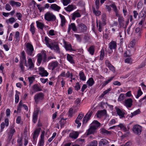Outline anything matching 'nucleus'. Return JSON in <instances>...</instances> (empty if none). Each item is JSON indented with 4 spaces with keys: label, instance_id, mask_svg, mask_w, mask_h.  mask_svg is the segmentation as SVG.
I'll return each mask as SVG.
<instances>
[{
    "label": "nucleus",
    "instance_id": "obj_28",
    "mask_svg": "<svg viewBox=\"0 0 146 146\" xmlns=\"http://www.w3.org/2000/svg\"><path fill=\"white\" fill-rule=\"evenodd\" d=\"M33 91L36 92L42 91V89L39 87L38 84H36L34 85L31 88Z\"/></svg>",
    "mask_w": 146,
    "mask_h": 146
},
{
    "label": "nucleus",
    "instance_id": "obj_23",
    "mask_svg": "<svg viewBox=\"0 0 146 146\" xmlns=\"http://www.w3.org/2000/svg\"><path fill=\"white\" fill-rule=\"evenodd\" d=\"M21 60H22V61L25 62V66H27L25 53V51L23 50L21 52Z\"/></svg>",
    "mask_w": 146,
    "mask_h": 146
},
{
    "label": "nucleus",
    "instance_id": "obj_38",
    "mask_svg": "<svg viewBox=\"0 0 146 146\" xmlns=\"http://www.w3.org/2000/svg\"><path fill=\"white\" fill-rule=\"evenodd\" d=\"M35 28L34 23H32L30 26V31L31 32L32 35H34L35 33Z\"/></svg>",
    "mask_w": 146,
    "mask_h": 146
},
{
    "label": "nucleus",
    "instance_id": "obj_1",
    "mask_svg": "<svg viewBox=\"0 0 146 146\" xmlns=\"http://www.w3.org/2000/svg\"><path fill=\"white\" fill-rule=\"evenodd\" d=\"M100 125V123L97 121H94L90 124V128L86 131V135H88L96 133L97 129Z\"/></svg>",
    "mask_w": 146,
    "mask_h": 146
},
{
    "label": "nucleus",
    "instance_id": "obj_32",
    "mask_svg": "<svg viewBox=\"0 0 146 146\" xmlns=\"http://www.w3.org/2000/svg\"><path fill=\"white\" fill-rule=\"evenodd\" d=\"M65 47L66 50L67 51H75L71 47V45L70 44H65Z\"/></svg>",
    "mask_w": 146,
    "mask_h": 146
},
{
    "label": "nucleus",
    "instance_id": "obj_25",
    "mask_svg": "<svg viewBox=\"0 0 146 146\" xmlns=\"http://www.w3.org/2000/svg\"><path fill=\"white\" fill-rule=\"evenodd\" d=\"M50 8L55 11H58L60 9V7L55 4H52L50 6Z\"/></svg>",
    "mask_w": 146,
    "mask_h": 146
},
{
    "label": "nucleus",
    "instance_id": "obj_56",
    "mask_svg": "<svg viewBox=\"0 0 146 146\" xmlns=\"http://www.w3.org/2000/svg\"><path fill=\"white\" fill-rule=\"evenodd\" d=\"M135 40H133L131 42L129 46L131 47H133L135 44Z\"/></svg>",
    "mask_w": 146,
    "mask_h": 146
},
{
    "label": "nucleus",
    "instance_id": "obj_34",
    "mask_svg": "<svg viewBox=\"0 0 146 146\" xmlns=\"http://www.w3.org/2000/svg\"><path fill=\"white\" fill-rule=\"evenodd\" d=\"M110 6L113 8L114 11L115 12V16L119 14L118 13V11L117 10V7L114 3L112 4L111 5H110Z\"/></svg>",
    "mask_w": 146,
    "mask_h": 146
},
{
    "label": "nucleus",
    "instance_id": "obj_43",
    "mask_svg": "<svg viewBox=\"0 0 146 146\" xmlns=\"http://www.w3.org/2000/svg\"><path fill=\"white\" fill-rule=\"evenodd\" d=\"M84 116V114L82 113H80L79 114L75 121L78 122V121H80V120L82 119V118Z\"/></svg>",
    "mask_w": 146,
    "mask_h": 146
},
{
    "label": "nucleus",
    "instance_id": "obj_46",
    "mask_svg": "<svg viewBox=\"0 0 146 146\" xmlns=\"http://www.w3.org/2000/svg\"><path fill=\"white\" fill-rule=\"evenodd\" d=\"M16 20L13 17H11L8 20H7L6 22L7 23H9L11 24H12Z\"/></svg>",
    "mask_w": 146,
    "mask_h": 146
},
{
    "label": "nucleus",
    "instance_id": "obj_6",
    "mask_svg": "<svg viewBox=\"0 0 146 146\" xmlns=\"http://www.w3.org/2000/svg\"><path fill=\"white\" fill-rule=\"evenodd\" d=\"M115 16L118 17V21L120 27V28L122 27L124 29H126L127 27V25H124V21L123 17L121 15L119 14Z\"/></svg>",
    "mask_w": 146,
    "mask_h": 146
},
{
    "label": "nucleus",
    "instance_id": "obj_39",
    "mask_svg": "<svg viewBox=\"0 0 146 146\" xmlns=\"http://www.w3.org/2000/svg\"><path fill=\"white\" fill-rule=\"evenodd\" d=\"M64 9L67 11L70 12L72 11L74 9V8L73 5H69L67 7H65Z\"/></svg>",
    "mask_w": 146,
    "mask_h": 146
},
{
    "label": "nucleus",
    "instance_id": "obj_4",
    "mask_svg": "<svg viewBox=\"0 0 146 146\" xmlns=\"http://www.w3.org/2000/svg\"><path fill=\"white\" fill-rule=\"evenodd\" d=\"M26 52L28 55L33 56L34 54V50L33 45L29 43L25 44Z\"/></svg>",
    "mask_w": 146,
    "mask_h": 146
},
{
    "label": "nucleus",
    "instance_id": "obj_19",
    "mask_svg": "<svg viewBox=\"0 0 146 146\" xmlns=\"http://www.w3.org/2000/svg\"><path fill=\"white\" fill-rule=\"evenodd\" d=\"M109 48L112 51V49H116L117 47V43L115 41L112 40L109 43Z\"/></svg>",
    "mask_w": 146,
    "mask_h": 146
},
{
    "label": "nucleus",
    "instance_id": "obj_26",
    "mask_svg": "<svg viewBox=\"0 0 146 146\" xmlns=\"http://www.w3.org/2000/svg\"><path fill=\"white\" fill-rule=\"evenodd\" d=\"M78 135L79 134L78 132L73 131L70 133L69 137L73 139H76L78 137Z\"/></svg>",
    "mask_w": 146,
    "mask_h": 146
},
{
    "label": "nucleus",
    "instance_id": "obj_42",
    "mask_svg": "<svg viewBox=\"0 0 146 146\" xmlns=\"http://www.w3.org/2000/svg\"><path fill=\"white\" fill-rule=\"evenodd\" d=\"M101 131L102 134L105 135H108V134H110L111 133V131H108L106 129L103 128L101 129Z\"/></svg>",
    "mask_w": 146,
    "mask_h": 146
},
{
    "label": "nucleus",
    "instance_id": "obj_54",
    "mask_svg": "<svg viewBox=\"0 0 146 146\" xmlns=\"http://www.w3.org/2000/svg\"><path fill=\"white\" fill-rule=\"evenodd\" d=\"M19 35L20 33L18 31H17L15 35V37L17 40L19 41Z\"/></svg>",
    "mask_w": 146,
    "mask_h": 146
},
{
    "label": "nucleus",
    "instance_id": "obj_8",
    "mask_svg": "<svg viewBox=\"0 0 146 146\" xmlns=\"http://www.w3.org/2000/svg\"><path fill=\"white\" fill-rule=\"evenodd\" d=\"M132 130L135 134L140 135L142 131V127L138 125H135L133 126Z\"/></svg>",
    "mask_w": 146,
    "mask_h": 146
},
{
    "label": "nucleus",
    "instance_id": "obj_9",
    "mask_svg": "<svg viewBox=\"0 0 146 146\" xmlns=\"http://www.w3.org/2000/svg\"><path fill=\"white\" fill-rule=\"evenodd\" d=\"M133 101L131 98L125 99L123 101V104L127 108H130L133 104Z\"/></svg>",
    "mask_w": 146,
    "mask_h": 146
},
{
    "label": "nucleus",
    "instance_id": "obj_60",
    "mask_svg": "<svg viewBox=\"0 0 146 146\" xmlns=\"http://www.w3.org/2000/svg\"><path fill=\"white\" fill-rule=\"evenodd\" d=\"M89 111L88 113L85 115L84 117L83 118V124L86 123L87 122V121L86 122V120L87 118V116L88 115V113H89Z\"/></svg>",
    "mask_w": 146,
    "mask_h": 146
},
{
    "label": "nucleus",
    "instance_id": "obj_44",
    "mask_svg": "<svg viewBox=\"0 0 146 146\" xmlns=\"http://www.w3.org/2000/svg\"><path fill=\"white\" fill-rule=\"evenodd\" d=\"M88 51L92 55L94 54V48L93 46H90L88 49Z\"/></svg>",
    "mask_w": 146,
    "mask_h": 146
},
{
    "label": "nucleus",
    "instance_id": "obj_18",
    "mask_svg": "<svg viewBox=\"0 0 146 146\" xmlns=\"http://www.w3.org/2000/svg\"><path fill=\"white\" fill-rule=\"evenodd\" d=\"M135 36L139 38L141 37L142 33V29L139 27L136 28L135 30Z\"/></svg>",
    "mask_w": 146,
    "mask_h": 146
},
{
    "label": "nucleus",
    "instance_id": "obj_7",
    "mask_svg": "<svg viewBox=\"0 0 146 146\" xmlns=\"http://www.w3.org/2000/svg\"><path fill=\"white\" fill-rule=\"evenodd\" d=\"M44 96V94L42 92H40L36 94L34 97L35 102L36 104H38L40 101L43 100Z\"/></svg>",
    "mask_w": 146,
    "mask_h": 146
},
{
    "label": "nucleus",
    "instance_id": "obj_40",
    "mask_svg": "<svg viewBox=\"0 0 146 146\" xmlns=\"http://www.w3.org/2000/svg\"><path fill=\"white\" fill-rule=\"evenodd\" d=\"M114 78V77H110L109 79L106 81H104L102 85V87H103L105 86L107 84H108V83L110 82L111 80H112L113 79V78Z\"/></svg>",
    "mask_w": 146,
    "mask_h": 146
},
{
    "label": "nucleus",
    "instance_id": "obj_55",
    "mask_svg": "<svg viewBox=\"0 0 146 146\" xmlns=\"http://www.w3.org/2000/svg\"><path fill=\"white\" fill-rule=\"evenodd\" d=\"M93 113V111H92L90 113H88L87 116V118L86 120V122L88 121L90 119V117L92 115Z\"/></svg>",
    "mask_w": 146,
    "mask_h": 146
},
{
    "label": "nucleus",
    "instance_id": "obj_53",
    "mask_svg": "<svg viewBox=\"0 0 146 146\" xmlns=\"http://www.w3.org/2000/svg\"><path fill=\"white\" fill-rule=\"evenodd\" d=\"M93 13L95 14L96 16H99L101 15V12L99 11H96L95 8H93Z\"/></svg>",
    "mask_w": 146,
    "mask_h": 146
},
{
    "label": "nucleus",
    "instance_id": "obj_63",
    "mask_svg": "<svg viewBox=\"0 0 146 146\" xmlns=\"http://www.w3.org/2000/svg\"><path fill=\"white\" fill-rule=\"evenodd\" d=\"M5 8V9L8 11H10L11 10V7L8 3L6 5Z\"/></svg>",
    "mask_w": 146,
    "mask_h": 146
},
{
    "label": "nucleus",
    "instance_id": "obj_62",
    "mask_svg": "<svg viewBox=\"0 0 146 146\" xmlns=\"http://www.w3.org/2000/svg\"><path fill=\"white\" fill-rule=\"evenodd\" d=\"M23 61H22V60H21L20 62V67L21 68V70L22 71H23L24 69V67L23 65Z\"/></svg>",
    "mask_w": 146,
    "mask_h": 146
},
{
    "label": "nucleus",
    "instance_id": "obj_51",
    "mask_svg": "<svg viewBox=\"0 0 146 146\" xmlns=\"http://www.w3.org/2000/svg\"><path fill=\"white\" fill-rule=\"evenodd\" d=\"M97 142L96 141H93L88 145L87 146H97Z\"/></svg>",
    "mask_w": 146,
    "mask_h": 146
},
{
    "label": "nucleus",
    "instance_id": "obj_49",
    "mask_svg": "<svg viewBox=\"0 0 146 146\" xmlns=\"http://www.w3.org/2000/svg\"><path fill=\"white\" fill-rule=\"evenodd\" d=\"M44 143V138L40 137V139L38 144V146H43Z\"/></svg>",
    "mask_w": 146,
    "mask_h": 146
},
{
    "label": "nucleus",
    "instance_id": "obj_41",
    "mask_svg": "<svg viewBox=\"0 0 146 146\" xmlns=\"http://www.w3.org/2000/svg\"><path fill=\"white\" fill-rule=\"evenodd\" d=\"M102 23L103 25H104L106 24V13H104L102 15Z\"/></svg>",
    "mask_w": 146,
    "mask_h": 146
},
{
    "label": "nucleus",
    "instance_id": "obj_61",
    "mask_svg": "<svg viewBox=\"0 0 146 146\" xmlns=\"http://www.w3.org/2000/svg\"><path fill=\"white\" fill-rule=\"evenodd\" d=\"M75 89L78 91L79 90L80 88V86L78 82L76 83V86L75 87Z\"/></svg>",
    "mask_w": 146,
    "mask_h": 146
},
{
    "label": "nucleus",
    "instance_id": "obj_48",
    "mask_svg": "<svg viewBox=\"0 0 146 146\" xmlns=\"http://www.w3.org/2000/svg\"><path fill=\"white\" fill-rule=\"evenodd\" d=\"M125 62L130 64H132V60L131 58L128 57L125 60Z\"/></svg>",
    "mask_w": 146,
    "mask_h": 146
},
{
    "label": "nucleus",
    "instance_id": "obj_2",
    "mask_svg": "<svg viewBox=\"0 0 146 146\" xmlns=\"http://www.w3.org/2000/svg\"><path fill=\"white\" fill-rule=\"evenodd\" d=\"M49 39V38L46 36L45 38V40L47 46L51 50H54L56 53H59L60 51L58 44L54 42L49 43L48 42Z\"/></svg>",
    "mask_w": 146,
    "mask_h": 146
},
{
    "label": "nucleus",
    "instance_id": "obj_58",
    "mask_svg": "<svg viewBox=\"0 0 146 146\" xmlns=\"http://www.w3.org/2000/svg\"><path fill=\"white\" fill-rule=\"evenodd\" d=\"M140 112V110L139 109H138L135 111H134L133 113H131L132 116H133L139 114Z\"/></svg>",
    "mask_w": 146,
    "mask_h": 146
},
{
    "label": "nucleus",
    "instance_id": "obj_10",
    "mask_svg": "<svg viewBox=\"0 0 146 146\" xmlns=\"http://www.w3.org/2000/svg\"><path fill=\"white\" fill-rule=\"evenodd\" d=\"M16 133V131L13 126H12L10 128L9 131L8 133V139L10 141L12 137Z\"/></svg>",
    "mask_w": 146,
    "mask_h": 146
},
{
    "label": "nucleus",
    "instance_id": "obj_16",
    "mask_svg": "<svg viewBox=\"0 0 146 146\" xmlns=\"http://www.w3.org/2000/svg\"><path fill=\"white\" fill-rule=\"evenodd\" d=\"M27 66V67H29V69L32 70L34 67V64L33 62L32 59L30 58H28Z\"/></svg>",
    "mask_w": 146,
    "mask_h": 146
},
{
    "label": "nucleus",
    "instance_id": "obj_59",
    "mask_svg": "<svg viewBox=\"0 0 146 146\" xmlns=\"http://www.w3.org/2000/svg\"><path fill=\"white\" fill-rule=\"evenodd\" d=\"M111 90V88H109L108 89L104 91L103 93L102 94V95L103 96H104L105 95L108 93Z\"/></svg>",
    "mask_w": 146,
    "mask_h": 146
},
{
    "label": "nucleus",
    "instance_id": "obj_27",
    "mask_svg": "<svg viewBox=\"0 0 146 146\" xmlns=\"http://www.w3.org/2000/svg\"><path fill=\"white\" fill-rule=\"evenodd\" d=\"M9 3L12 7L16 6L17 7H19L21 5V4L20 3L15 2L13 0L9 1Z\"/></svg>",
    "mask_w": 146,
    "mask_h": 146
},
{
    "label": "nucleus",
    "instance_id": "obj_31",
    "mask_svg": "<svg viewBox=\"0 0 146 146\" xmlns=\"http://www.w3.org/2000/svg\"><path fill=\"white\" fill-rule=\"evenodd\" d=\"M36 23L37 28L41 30H43V28L44 27V24L43 23L38 22V21H36Z\"/></svg>",
    "mask_w": 146,
    "mask_h": 146
},
{
    "label": "nucleus",
    "instance_id": "obj_17",
    "mask_svg": "<svg viewBox=\"0 0 146 146\" xmlns=\"http://www.w3.org/2000/svg\"><path fill=\"white\" fill-rule=\"evenodd\" d=\"M39 112V110H37L35 111L33 113L32 121L34 123H36L37 121Z\"/></svg>",
    "mask_w": 146,
    "mask_h": 146
},
{
    "label": "nucleus",
    "instance_id": "obj_12",
    "mask_svg": "<svg viewBox=\"0 0 146 146\" xmlns=\"http://www.w3.org/2000/svg\"><path fill=\"white\" fill-rule=\"evenodd\" d=\"M39 74L42 77L47 76L48 74V73L44 70V68L42 67H40L38 68Z\"/></svg>",
    "mask_w": 146,
    "mask_h": 146
},
{
    "label": "nucleus",
    "instance_id": "obj_24",
    "mask_svg": "<svg viewBox=\"0 0 146 146\" xmlns=\"http://www.w3.org/2000/svg\"><path fill=\"white\" fill-rule=\"evenodd\" d=\"M106 113V111L105 110H103L98 111L96 114L97 117H100L102 116L105 115Z\"/></svg>",
    "mask_w": 146,
    "mask_h": 146
},
{
    "label": "nucleus",
    "instance_id": "obj_33",
    "mask_svg": "<svg viewBox=\"0 0 146 146\" xmlns=\"http://www.w3.org/2000/svg\"><path fill=\"white\" fill-rule=\"evenodd\" d=\"M118 126V127H120V129L124 132L127 131L129 129V128H128V129H127L125 126L122 123H120Z\"/></svg>",
    "mask_w": 146,
    "mask_h": 146
},
{
    "label": "nucleus",
    "instance_id": "obj_22",
    "mask_svg": "<svg viewBox=\"0 0 146 146\" xmlns=\"http://www.w3.org/2000/svg\"><path fill=\"white\" fill-rule=\"evenodd\" d=\"M59 15L61 19L60 25L62 27H63L65 25L66 20L63 15L61 14H59Z\"/></svg>",
    "mask_w": 146,
    "mask_h": 146
},
{
    "label": "nucleus",
    "instance_id": "obj_29",
    "mask_svg": "<svg viewBox=\"0 0 146 146\" xmlns=\"http://www.w3.org/2000/svg\"><path fill=\"white\" fill-rule=\"evenodd\" d=\"M146 17L145 11L144 9H142L139 13V17L140 18H142V19H145Z\"/></svg>",
    "mask_w": 146,
    "mask_h": 146
},
{
    "label": "nucleus",
    "instance_id": "obj_52",
    "mask_svg": "<svg viewBox=\"0 0 146 146\" xmlns=\"http://www.w3.org/2000/svg\"><path fill=\"white\" fill-rule=\"evenodd\" d=\"M35 78L33 76L29 77L28 78V79L29 80L30 86L33 83V81L35 80Z\"/></svg>",
    "mask_w": 146,
    "mask_h": 146
},
{
    "label": "nucleus",
    "instance_id": "obj_30",
    "mask_svg": "<svg viewBox=\"0 0 146 146\" xmlns=\"http://www.w3.org/2000/svg\"><path fill=\"white\" fill-rule=\"evenodd\" d=\"M80 79V80L84 81L86 80V77L83 72L82 71L80 72L79 74Z\"/></svg>",
    "mask_w": 146,
    "mask_h": 146
},
{
    "label": "nucleus",
    "instance_id": "obj_20",
    "mask_svg": "<svg viewBox=\"0 0 146 146\" xmlns=\"http://www.w3.org/2000/svg\"><path fill=\"white\" fill-rule=\"evenodd\" d=\"M108 143V142L106 139H102L100 141L99 146H109Z\"/></svg>",
    "mask_w": 146,
    "mask_h": 146
},
{
    "label": "nucleus",
    "instance_id": "obj_14",
    "mask_svg": "<svg viewBox=\"0 0 146 146\" xmlns=\"http://www.w3.org/2000/svg\"><path fill=\"white\" fill-rule=\"evenodd\" d=\"M72 29L74 32L77 31V29L74 23H71L68 25V27L67 30V32L68 34L70 33V30Z\"/></svg>",
    "mask_w": 146,
    "mask_h": 146
},
{
    "label": "nucleus",
    "instance_id": "obj_15",
    "mask_svg": "<svg viewBox=\"0 0 146 146\" xmlns=\"http://www.w3.org/2000/svg\"><path fill=\"white\" fill-rule=\"evenodd\" d=\"M115 108L117 114L119 116L120 118H123L124 117L125 113L123 110L119 109L117 107H115Z\"/></svg>",
    "mask_w": 146,
    "mask_h": 146
},
{
    "label": "nucleus",
    "instance_id": "obj_21",
    "mask_svg": "<svg viewBox=\"0 0 146 146\" xmlns=\"http://www.w3.org/2000/svg\"><path fill=\"white\" fill-rule=\"evenodd\" d=\"M41 129L40 128H38L36 129L35 131L33 134V138L34 141H35V140L38 137V135L39 134L40 130Z\"/></svg>",
    "mask_w": 146,
    "mask_h": 146
},
{
    "label": "nucleus",
    "instance_id": "obj_50",
    "mask_svg": "<svg viewBox=\"0 0 146 146\" xmlns=\"http://www.w3.org/2000/svg\"><path fill=\"white\" fill-rule=\"evenodd\" d=\"M124 94H120L118 99V101H121L123 100L125 98Z\"/></svg>",
    "mask_w": 146,
    "mask_h": 146
},
{
    "label": "nucleus",
    "instance_id": "obj_57",
    "mask_svg": "<svg viewBox=\"0 0 146 146\" xmlns=\"http://www.w3.org/2000/svg\"><path fill=\"white\" fill-rule=\"evenodd\" d=\"M62 2L64 5H67L70 2V0H62Z\"/></svg>",
    "mask_w": 146,
    "mask_h": 146
},
{
    "label": "nucleus",
    "instance_id": "obj_36",
    "mask_svg": "<svg viewBox=\"0 0 146 146\" xmlns=\"http://www.w3.org/2000/svg\"><path fill=\"white\" fill-rule=\"evenodd\" d=\"M80 14L78 12H74L72 14V19L74 20L76 17H81Z\"/></svg>",
    "mask_w": 146,
    "mask_h": 146
},
{
    "label": "nucleus",
    "instance_id": "obj_13",
    "mask_svg": "<svg viewBox=\"0 0 146 146\" xmlns=\"http://www.w3.org/2000/svg\"><path fill=\"white\" fill-rule=\"evenodd\" d=\"M78 28L80 32H86L87 29V26L84 24L82 23L78 24Z\"/></svg>",
    "mask_w": 146,
    "mask_h": 146
},
{
    "label": "nucleus",
    "instance_id": "obj_11",
    "mask_svg": "<svg viewBox=\"0 0 146 146\" xmlns=\"http://www.w3.org/2000/svg\"><path fill=\"white\" fill-rule=\"evenodd\" d=\"M58 65V63L57 61H52L48 64V68L49 70H53L57 67Z\"/></svg>",
    "mask_w": 146,
    "mask_h": 146
},
{
    "label": "nucleus",
    "instance_id": "obj_37",
    "mask_svg": "<svg viewBox=\"0 0 146 146\" xmlns=\"http://www.w3.org/2000/svg\"><path fill=\"white\" fill-rule=\"evenodd\" d=\"M94 82H95L93 79L92 78H91L89 79L87 81V83L89 86H91L94 84Z\"/></svg>",
    "mask_w": 146,
    "mask_h": 146
},
{
    "label": "nucleus",
    "instance_id": "obj_35",
    "mask_svg": "<svg viewBox=\"0 0 146 146\" xmlns=\"http://www.w3.org/2000/svg\"><path fill=\"white\" fill-rule=\"evenodd\" d=\"M66 58L67 60L69 61L70 63L72 64L74 63L75 62L74 60L73 59V57L70 55L69 54H67L66 56Z\"/></svg>",
    "mask_w": 146,
    "mask_h": 146
},
{
    "label": "nucleus",
    "instance_id": "obj_5",
    "mask_svg": "<svg viewBox=\"0 0 146 146\" xmlns=\"http://www.w3.org/2000/svg\"><path fill=\"white\" fill-rule=\"evenodd\" d=\"M44 19L48 21H54L56 19V16L52 13L46 12L44 16Z\"/></svg>",
    "mask_w": 146,
    "mask_h": 146
},
{
    "label": "nucleus",
    "instance_id": "obj_3",
    "mask_svg": "<svg viewBox=\"0 0 146 146\" xmlns=\"http://www.w3.org/2000/svg\"><path fill=\"white\" fill-rule=\"evenodd\" d=\"M37 65L39 66L41 64L42 61V62H46L47 61V56L46 54V52L45 51H42L40 53L37 54Z\"/></svg>",
    "mask_w": 146,
    "mask_h": 146
},
{
    "label": "nucleus",
    "instance_id": "obj_45",
    "mask_svg": "<svg viewBox=\"0 0 146 146\" xmlns=\"http://www.w3.org/2000/svg\"><path fill=\"white\" fill-rule=\"evenodd\" d=\"M73 74L72 73H70L68 71L66 73V77L69 78L71 79L70 81L72 82V78Z\"/></svg>",
    "mask_w": 146,
    "mask_h": 146
},
{
    "label": "nucleus",
    "instance_id": "obj_47",
    "mask_svg": "<svg viewBox=\"0 0 146 146\" xmlns=\"http://www.w3.org/2000/svg\"><path fill=\"white\" fill-rule=\"evenodd\" d=\"M16 92H17V93H16L15 95V102L17 103L18 102L19 100V98L18 94H20V93L19 92H18L17 91H16Z\"/></svg>",
    "mask_w": 146,
    "mask_h": 146
},
{
    "label": "nucleus",
    "instance_id": "obj_64",
    "mask_svg": "<svg viewBox=\"0 0 146 146\" xmlns=\"http://www.w3.org/2000/svg\"><path fill=\"white\" fill-rule=\"evenodd\" d=\"M80 102L81 100L78 98L76 99L75 101V103L76 104L77 106L79 105Z\"/></svg>",
    "mask_w": 146,
    "mask_h": 146
}]
</instances>
